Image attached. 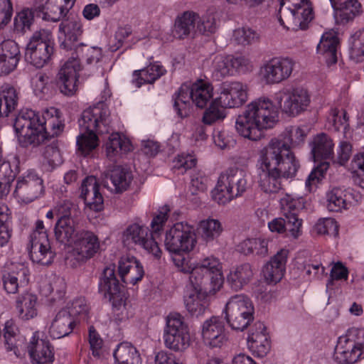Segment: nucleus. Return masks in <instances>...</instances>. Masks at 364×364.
<instances>
[{"mask_svg":"<svg viewBox=\"0 0 364 364\" xmlns=\"http://www.w3.org/2000/svg\"><path fill=\"white\" fill-rule=\"evenodd\" d=\"M295 65L296 62L291 57H274L265 61L260 67V80L268 85L279 84L291 76Z\"/></svg>","mask_w":364,"mask_h":364,"instance_id":"f3484780","label":"nucleus"},{"mask_svg":"<svg viewBox=\"0 0 364 364\" xmlns=\"http://www.w3.org/2000/svg\"><path fill=\"white\" fill-rule=\"evenodd\" d=\"M165 346L175 352H183L191 343L190 328L184 317L178 313H171L166 318L164 330Z\"/></svg>","mask_w":364,"mask_h":364,"instance_id":"9b49d317","label":"nucleus"},{"mask_svg":"<svg viewBox=\"0 0 364 364\" xmlns=\"http://www.w3.org/2000/svg\"><path fill=\"white\" fill-rule=\"evenodd\" d=\"M331 4L333 7L338 11V14L347 21L353 19L355 15L359 14L361 7L358 0H348L341 4L339 7H337L336 4H333V2Z\"/></svg>","mask_w":364,"mask_h":364,"instance_id":"4d7b16f0","label":"nucleus"},{"mask_svg":"<svg viewBox=\"0 0 364 364\" xmlns=\"http://www.w3.org/2000/svg\"><path fill=\"white\" fill-rule=\"evenodd\" d=\"M43 193V180L36 171L28 170L17 178L14 195L19 201L29 203Z\"/></svg>","mask_w":364,"mask_h":364,"instance_id":"a211bd4d","label":"nucleus"},{"mask_svg":"<svg viewBox=\"0 0 364 364\" xmlns=\"http://www.w3.org/2000/svg\"><path fill=\"white\" fill-rule=\"evenodd\" d=\"M307 128L299 126H289L278 137L272 139H278L285 144L287 149L294 156L291 151V148H296L304 144L307 136Z\"/></svg>","mask_w":364,"mask_h":364,"instance_id":"58836bf2","label":"nucleus"},{"mask_svg":"<svg viewBox=\"0 0 364 364\" xmlns=\"http://www.w3.org/2000/svg\"><path fill=\"white\" fill-rule=\"evenodd\" d=\"M216 97L227 108L240 107L247 100V86L237 81L224 82Z\"/></svg>","mask_w":364,"mask_h":364,"instance_id":"412c9836","label":"nucleus"},{"mask_svg":"<svg viewBox=\"0 0 364 364\" xmlns=\"http://www.w3.org/2000/svg\"><path fill=\"white\" fill-rule=\"evenodd\" d=\"M81 198L89 209L100 212L104 208V199L100 192V185L92 176L85 178L81 185Z\"/></svg>","mask_w":364,"mask_h":364,"instance_id":"c85d7f7f","label":"nucleus"},{"mask_svg":"<svg viewBox=\"0 0 364 364\" xmlns=\"http://www.w3.org/2000/svg\"><path fill=\"white\" fill-rule=\"evenodd\" d=\"M311 152L315 161L330 159L334 156V143L326 134L316 135L312 142Z\"/></svg>","mask_w":364,"mask_h":364,"instance_id":"a19ab883","label":"nucleus"},{"mask_svg":"<svg viewBox=\"0 0 364 364\" xmlns=\"http://www.w3.org/2000/svg\"><path fill=\"white\" fill-rule=\"evenodd\" d=\"M33 21V14L28 9L21 11L14 18V31L24 33L29 30Z\"/></svg>","mask_w":364,"mask_h":364,"instance_id":"0e129e2a","label":"nucleus"},{"mask_svg":"<svg viewBox=\"0 0 364 364\" xmlns=\"http://www.w3.org/2000/svg\"><path fill=\"white\" fill-rule=\"evenodd\" d=\"M204 287L191 285V289L187 291L184 296V304L188 313L198 317L204 314L209 306L206 291H203Z\"/></svg>","mask_w":364,"mask_h":364,"instance_id":"2f4dec72","label":"nucleus"},{"mask_svg":"<svg viewBox=\"0 0 364 364\" xmlns=\"http://www.w3.org/2000/svg\"><path fill=\"white\" fill-rule=\"evenodd\" d=\"M38 299L36 294L25 291L17 296L15 308L18 317L23 321L34 318L38 315Z\"/></svg>","mask_w":364,"mask_h":364,"instance_id":"f704fd0d","label":"nucleus"},{"mask_svg":"<svg viewBox=\"0 0 364 364\" xmlns=\"http://www.w3.org/2000/svg\"><path fill=\"white\" fill-rule=\"evenodd\" d=\"M350 58L355 63L364 60V29L360 32L358 39L353 43L350 50Z\"/></svg>","mask_w":364,"mask_h":364,"instance_id":"774afa93","label":"nucleus"},{"mask_svg":"<svg viewBox=\"0 0 364 364\" xmlns=\"http://www.w3.org/2000/svg\"><path fill=\"white\" fill-rule=\"evenodd\" d=\"M18 95L16 89L9 85L0 90V117H8L18 105Z\"/></svg>","mask_w":364,"mask_h":364,"instance_id":"c03bdc74","label":"nucleus"},{"mask_svg":"<svg viewBox=\"0 0 364 364\" xmlns=\"http://www.w3.org/2000/svg\"><path fill=\"white\" fill-rule=\"evenodd\" d=\"M201 336L205 345L210 348H220L226 340L225 324L219 316H211L201 326Z\"/></svg>","mask_w":364,"mask_h":364,"instance_id":"a878e982","label":"nucleus"},{"mask_svg":"<svg viewBox=\"0 0 364 364\" xmlns=\"http://www.w3.org/2000/svg\"><path fill=\"white\" fill-rule=\"evenodd\" d=\"M173 262L179 271L190 274L191 285L204 287V291L213 294L223 287L224 277L222 263L214 256L195 262L189 257L177 255L173 258Z\"/></svg>","mask_w":364,"mask_h":364,"instance_id":"20e7f679","label":"nucleus"},{"mask_svg":"<svg viewBox=\"0 0 364 364\" xmlns=\"http://www.w3.org/2000/svg\"><path fill=\"white\" fill-rule=\"evenodd\" d=\"M64 127L63 114L54 107L43 109L41 114L31 109H22L14 123L18 143L23 147L38 146L60 135Z\"/></svg>","mask_w":364,"mask_h":364,"instance_id":"f03ea898","label":"nucleus"},{"mask_svg":"<svg viewBox=\"0 0 364 364\" xmlns=\"http://www.w3.org/2000/svg\"><path fill=\"white\" fill-rule=\"evenodd\" d=\"M254 276V270L250 263H243L230 269L227 281L230 287L240 290L247 285Z\"/></svg>","mask_w":364,"mask_h":364,"instance_id":"4c0bfd02","label":"nucleus"},{"mask_svg":"<svg viewBox=\"0 0 364 364\" xmlns=\"http://www.w3.org/2000/svg\"><path fill=\"white\" fill-rule=\"evenodd\" d=\"M77 223L71 217V209L68 213L58 218L54 227L56 240L60 243L72 242L77 232Z\"/></svg>","mask_w":364,"mask_h":364,"instance_id":"e433bc0d","label":"nucleus"},{"mask_svg":"<svg viewBox=\"0 0 364 364\" xmlns=\"http://www.w3.org/2000/svg\"><path fill=\"white\" fill-rule=\"evenodd\" d=\"M299 168V161L284 142L271 139L261 150L257 162L259 186L266 193H278L282 189V178H294Z\"/></svg>","mask_w":364,"mask_h":364,"instance_id":"f257e3e1","label":"nucleus"},{"mask_svg":"<svg viewBox=\"0 0 364 364\" xmlns=\"http://www.w3.org/2000/svg\"><path fill=\"white\" fill-rule=\"evenodd\" d=\"M326 207L329 211L340 212L348 208V193L341 188H333L326 195Z\"/></svg>","mask_w":364,"mask_h":364,"instance_id":"a18cd8bd","label":"nucleus"},{"mask_svg":"<svg viewBox=\"0 0 364 364\" xmlns=\"http://www.w3.org/2000/svg\"><path fill=\"white\" fill-rule=\"evenodd\" d=\"M68 310L70 316L75 317L80 316L83 319L87 318L89 313V305L84 297H77L73 299L70 303L68 304L65 308Z\"/></svg>","mask_w":364,"mask_h":364,"instance_id":"bf43d9fd","label":"nucleus"},{"mask_svg":"<svg viewBox=\"0 0 364 364\" xmlns=\"http://www.w3.org/2000/svg\"><path fill=\"white\" fill-rule=\"evenodd\" d=\"M197 243L193 225L187 222H178L166 230L164 240L166 249L173 254L172 259L181 252L188 253L193 250Z\"/></svg>","mask_w":364,"mask_h":364,"instance_id":"ddd939ff","label":"nucleus"},{"mask_svg":"<svg viewBox=\"0 0 364 364\" xmlns=\"http://www.w3.org/2000/svg\"><path fill=\"white\" fill-rule=\"evenodd\" d=\"M76 322L66 309H61L55 315L49 328V335L54 339H58L70 335Z\"/></svg>","mask_w":364,"mask_h":364,"instance_id":"72a5a7b5","label":"nucleus"},{"mask_svg":"<svg viewBox=\"0 0 364 364\" xmlns=\"http://www.w3.org/2000/svg\"><path fill=\"white\" fill-rule=\"evenodd\" d=\"M81 70L79 60L72 54V56L61 65L57 75V82L61 92L66 95H73L76 92Z\"/></svg>","mask_w":364,"mask_h":364,"instance_id":"aec40b11","label":"nucleus"},{"mask_svg":"<svg viewBox=\"0 0 364 364\" xmlns=\"http://www.w3.org/2000/svg\"><path fill=\"white\" fill-rule=\"evenodd\" d=\"M82 33V24L77 17H68L59 25L58 40L61 48L72 50Z\"/></svg>","mask_w":364,"mask_h":364,"instance_id":"7c9ffc66","label":"nucleus"},{"mask_svg":"<svg viewBox=\"0 0 364 364\" xmlns=\"http://www.w3.org/2000/svg\"><path fill=\"white\" fill-rule=\"evenodd\" d=\"M123 244L128 247L139 246L154 259H159L162 255L157 242L149 228L139 223L129 224L122 235Z\"/></svg>","mask_w":364,"mask_h":364,"instance_id":"2eb2a0df","label":"nucleus"},{"mask_svg":"<svg viewBox=\"0 0 364 364\" xmlns=\"http://www.w3.org/2000/svg\"><path fill=\"white\" fill-rule=\"evenodd\" d=\"M276 100L284 114L296 117L307 110L311 104V95L302 87H286L276 93Z\"/></svg>","mask_w":364,"mask_h":364,"instance_id":"dca6fc26","label":"nucleus"},{"mask_svg":"<svg viewBox=\"0 0 364 364\" xmlns=\"http://www.w3.org/2000/svg\"><path fill=\"white\" fill-rule=\"evenodd\" d=\"M31 87L36 96L42 98L50 90V79L43 73H38L31 79Z\"/></svg>","mask_w":364,"mask_h":364,"instance_id":"13d9d810","label":"nucleus"},{"mask_svg":"<svg viewBox=\"0 0 364 364\" xmlns=\"http://www.w3.org/2000/svg\"><path fill=\"white\" fill-rule=\"evenodd\" d=\"M71 243V254L78 262H85L93 257L100 247L98 237L93 232L86 230H79Z\"/></svg>","mask_w":364,"mask_h":364,"instance_id":"6ab92c4d","label":"nucleus"},{"mask_svg":"<svg viewBox=\"0 0 364 364\" xmlns=\"http://www.w3.org/2000/svg\"><path fill=\"white\" fill-rule=\"evenodd\" d=\"M213 74L217 80L232 75L230 55H218L214 58L213 61Z\"/></svg>","mask_w":364,"mask_h":364,"instance_id":"6e6d98bb","label":"nucleus"},{"mask_svg":"<svg viewBox=\"0 0 364 364\" xmlns=\"http://www.w3.org/2000/svg\"><path fill=\"white\" fill-rule=\"evenodd\" d=\"M278 109L268 97H262L250 102L236 119L238 134L251 141H258L265 130L273 128L278 122Z\"/></svg>","mask_w":364,"mask_h":364,"instance_id":"7ed1b4c3","label":"nucleus"},{"mask_svg":"<svg viewBox=\"0 0 364 364\" xmlns=\"http://www.w3.org/2000/svg\"><path fill=\"white\" fill-rule=\"evenodd\" d=\"M196 165V159L194 156L188 154H178L173 160L172 169L178 174H183L187 170L192 168Z\"/></svg>","mask_w":364,"mask_h":364,"instance_id":"052dcab7","label":"nucleus"},{"mask_svg":"<svg viewBox=\"0 0 364 364\" xmlns=\"http://www.w3.org/2000/svg\"><path fill=\"white\" fill-rule=\"evenodd\" d=\"M109 112L100 103L85 109L78 120L80 134L76 144L78 151L83 156L90 154L98 146V134L109 132Z\"/></svg>","mask_w":364,"mask_h":364,"instance_id":"39448f33","label":"nucleus"},{"mask_svg":"<svg viewBox=\"0 0 364 364\" xmlns=\"http://www.w3.org/2000/svg\"><path fill=\"white\" fill-rule=\"evenodd\" d=\"M279 203L282 215L289 220V225L294 227L291 230L293 234L301 235L302 220L298 218V214L304 207V199L286 194L280 199Z\"/></svg>","mask_w":364,"mask_h":364,"instance_id":"393cba45","label":"nucleus"},{"mask_svg":"<svg viewBox=\"0 0 364 364\" xmlns=\"http://www.w3.org/2000/svg\"><path fill=\"white\" fill-rule=\"evenodd\" d=\"M291 14L296 30H306L314 18L313 9L311 3H306L304 7L299 8Z\"/></svg>","mask_w":364,"mask_h":364,"instance_id":"3c124183","label":"nucleus"},{"mask_svg":"<svg viewBox=\"0 0 364 364\" xmlns=\"http://www.w3.org/2000/svg\"><path fill=\"white\" fill-rule=\"evenodd\" d=\"M289 250L282 249L263 266L262 274L265 281L276 284L281 281L286 271Z\"/></svg>","mask_w":364,"mask_h":364,"instance_id":"bb28decb","label":"nucleus"},{"mask_svg":"<svg viewBox=\"0 0 364 364\" xmlns=\"http://www.w3.org/2000/svg\"><path fill=\"white\" fill-rule=\"evenodd\" d=\"M13 234L11 212L8 206L0 203V247L6 246Z\"/></svg>","mask_w":364,"mask_h":364,"instance_id":"09e8293b","label":"nucleus"},{"mask_svg":"<svg viewBox=\"0 0 364 364\" xmlns=\"http://www.w3.org/2000/svg\"><path fill=\"white\" fill-rule=\"evenodd\" d=\"M247 181L244 171L231 167L219 176L213 198L218 203L225 205L240 196L247 189Z\"/></svg>","mask_w":364,"mask_h":364,"instance_id":"6e6552de","label":"nucleus"},{"mask_svg":"<svg viewBox=\"0 0 364 364\" xmlns=\"http://www.w3.org/2000/svg\"><path fill=\"white\" fill-rule=\"evenodd\" d=\"M117 273L124 284L134 286L141 281L145 272L141 262L136 257L127 255L119 258Z\"/></svg>","mask_w":364,"mask_h":364,"instance_id":"4be33fe9","label":"nucleus"},{"mask_svg":"<svg viewBox=\"0 0 364 364\" xmlns=\"http://www.w3.org/2000/svg\"><path fill=\"white\" fill-rule=\"evenodd\" d=\"M110 181L117 193L125 191L130 186L133 176L130 170L122 166H116L109 173Z\"/></svg>","mask_w":364,"mask_h":364,"instance_id":"49530a36","label":"nucleus"},{"mask_svg":"<svg viewBox=\"0 0 364 364\" xmlns=\"http://www.w3.org/2000/svg\"><path fill=\"white\" fill-rule=\"evenodd\" d=\"M213 95V86L202 80L193 83L191 87L182 85L174 98V109L179 117H186L191 112V102L196 107L203 108Z\"/></svg>","mask_w":364,"mask_h":364,"instance_id":"423d86ee","label":"nucleus"},{"mask_svg":"<svg viewBox=\"0 0 364 364\" xmlns=\"http://www.w3.org/2000/svg\"><path fill=\"white\" fill-rule=\"evenodd\" d=\"M27 350L32 364H53L54 349L50 342L39 338V332L35 331L27 346Z\"/></svg>","mask_w":364,"mask_h":364,"instance_id":"5701e85b","label":"nucleus"},{"mask_svg":"<svg viewBox=\"0 0 364 364\" xmlns=\"http://www.w3.org/2000/svg\"><path fill=\"white\" fill-rule=\"evenodd\" d=\"M364 328L352 327L338 338L333 358L338 364H353L363 354Z\"/></svg>","mask_w":364,"mask_h":364,"instance_id":"f8f14e48","label":"nucleus"},{"mask_svg":"<svg viewBox=\"0 0 364 364\" xmlns=\"http://www.w3.org/2000/svg\"><path fill=\"white\" fill-rule=\"evenodd\" d=\"M16 176L11 164H4L0 168V199L7 196Z\"/></svg>","mask_w":364,"mask_h":364,"instance_id":"5fc2aeb1","label":"nucleus"},{"mask_svg":"<svg viewBox=\"0 0 364 364\" xmlns=\"http://www.w3.org/2000/svg\"><path fill=\"white\" fill-rule=\"evenodd\" d=\"M223 313L232 329L242 331L253 321L255 307L247 296L235 294L228 300Z\"/></svg>","mask_w":364,"mask_h":364,"instance_id":"9d476101","label":"nucleus"},{"mask_svg":"<svg viewBox=\"0 0 364 364\" xmlns=\"http://www.w3.org/2000/svg\"><path fill=\"white\" fill-rule=\"evenodd\" d=\"M11 275L16 278L20 285L26 287L30 280V269L25 263L11 262L7 264L5 269Z\"/></svg>","mask_w":364,"mask_h":364,"instance_id":"864d4df0","label":"nucleus"},{"mask_svg":"<svg viewBox=\"0 0 364 364\" xmlns=\"http://www.w3.org/2000/svg\"><path fill=\"white\" fill-rule=\"evenodd\" d=\"M166 73V69L161 62L154 61L143 69L134 70L131 83L136 88H139L145 84H153Z\"/></svg>","mask_w":364,"mask_h":364,"instance_id":"473e14b6","label":"nucleus"},{"mask_svg":"<svg viewBox=\"0 0 364 364\" xmlns=\"http://www.w3.org/2000/svg\"><path fill=\"white\" fill-rule=\"evenodd\" d=\"M99 291L107 298L112 304V306L122 321L132 317L134 309L129 302L127 301V296L123 287L119 284L115 274L114 267H107L104 269L103 275L99 282Z\"/></svg>","mask_w":364,"mask_h":364,"instance_id":"0eeeda50","label":"nucleus"},{"mask_svg":"<svg viewBox=\"0 0 364 364\" xmlns=\"http://www.w3.org/2000/svg\"><path fill=\"white\" fill-rule=\"evenodd\" d=\"M268 244L269 240L264 237H248L238 243L237 250L245 255L264 257L268 255Z\"/></svg>","mask_w":364,"mask_h":364,"instance_id":"ea45409f","label":"nucleus"},{"mask_svg":"<svg viewBox=\"0 0 364 364\" xmlns=\"http://www.w3.org/2000/svg\"><path fill=\"white\" fill-rule=\"evenodd\" d=\"M132 149L130 140L117 132L112 133L106 143L107 156L110 159L129 152Z\"/></svg>","mask_w":364,"mask_h":364,"instance_id":"79ce46f5","label":"nucleus"},{"mask_svg":"<svg viewBox=\"0 0 364 364\" xmlns=\"http://www.w3.org/2000/svg\"><path fill=\"white\" fill-rule=\"evenodd\" d=\"M199 229L201 231L202 237L206 242L213 241L223 232L220 222L211 218L201 220L199 223Z\"/></svg>","mask_w":364,"mask_h":364,"instance_id":"603ef678","label":"nucleus"},{"mask_svg":"<svg viewBox=\"0 0 364 364\" xmlns=\"http://www.w3.org/2000/svg\"><path fill=\"white\" fill-rule=\"evenodd\" d=\"M199 19V16L193 12H184L179 17L175 23L174 33L175 36L178 38H183L188 36L191 31L195 30L196 22Z\"/></svg>","mask_w":364,"mask_h":364,"instance_id":"8fccbe9b","label":"nucleus"},{"mask_svg":"<svg viewBox=\"0 0 364 364\" xmlns=\"http://www.w3.org/2000/svg\"><path fill=\"white\" fill-rule=\"evenodd\" d=\"M18 45L13 40H5L0 43V75L14 71L20 60Z\"/></svg>","mask_w":364,"mask_h":364,"instance_id":"c756f323","label":"nucleus"},{"mask_svg":"<svg viewBox=\"0 0 364 364\" xmlns=\"http://www.w3.org/2000/svg\"><path fill=\"white\" fill-rule=\"evenodd\" d=\"M329 166V162L321 161L311 171L305 183L306 187L309 191L311 190V186L316 185L324 178Z\"/></svg>","mask_w":364,"mask_h":364,"instance_id":"69168bd1","label":"nucleus"},{"mask_svg":"<svg viewBox=\"0 0 364 364\" xmlns=\"http://www.w3.org/2000/svg\"><path fill=\"white\" fill-rule=\"evenodd\" d=\"M27 249L30 258L34 263L48 265L53 262L55 254L51 250L48 235L43 220H38L36 222L35 228L28 237Z\"/></svg>","mask_w":364,"mask_h":364,"instance_id":"4468645a","label":"nucleus"},{"mask_svg":"<svg viewBox=\"0 0 364 364\" xmlns=\"http://www.w3.org/2000/svg\"><path fill=\"white\" fill-rule=\"evenodd\" d=\"M338 224L331 218H322L318 220L315 225V230L319 235H327L336 237L338 235Z\"/></svg>","mask_w":364,"mask_h":364,"instance_id":"e2e57ef3","label":"nucleus"},{"mask_svg":"<svg viewBox=\"0 0 364 364\" xmlns=\"http://www.w3.org/2000/svg\"><path fill=\"white\" fill-rule=\"evenodd\" d=\"M115 364H141L136 348L128 342L119 343L113 353Z\"/></svg>","mask_w":364,"mask_h":364,"instance_id":"37998d69","label":"nucleus"},{"mask_svg":"<svg viewBox=\"0 0 364 364\" xmlns=\"http://www.w3.org/2000/svg\"><path fill=\"white\" fill-rule=\"evenodd\" d=\"M247 346L252 353L264 357L270 350V341L264 324L260 321L254 324L247 337Z\"/></svg>","mask_w":364,"mask_h":364,"instance_id":"cd10ccee","label":"nucleus"},{"mask_svg":"<svg viewBox=\"0 0 364 364\" xmlns=\"http://www.w3.org/2000/svg\"><path fill=\"white\" fill-rule=\"evenodd\" d=\"M259 34L250 28H240L234 31V38L238 44L243 46L253 43L258 41Z\"/></svg>","mask_w":364,"mask_h":364,"instance_id":"338daca9","label":"nucleus"},{"mask_svg":"<svg viewBox=\"0 0 364 364\" xmlns=\"http://www.w3.org/2000/svg\"><path fill=\"white\" fill-rule=\"evenodd\" d=\"M227 109L217 97L213 99L203 112L202 122L205 124L211 125L223 121L227 117Z\"/></svg>","mask_w":364,"mask_h":364,"instance_id":"de8ad7c7","label":"nucleus"},{"mask_svg":"<svg viewBox=\"0 0 364 364\" xmlns=\"http://www.w3.org/2000/svg\"><path fill=\"white\" fill-rule=\"evenodd\" d=\"M74 57L85 63L92 74L104 75L105 60L101 48L80 44L75 47Z\"/></svg>","mask_w":364,"mask_h":364,"instance_id":"b1692460","label":"nucleus"},{"mask_svg":"<svg viewBox=\"0 0 364 364\" xmlns=\"http://www.w3.org/2000/svg\"><path fill=\"white\" fill-rule=\"evenodd\" d=\"M54 38L48 29L35 31L26 45L25 58L37 68L48 65L54 55Z\"/></svg>","mask_w":364,"mask_h":364,"instance_id":"1a4fd4ad","label":"nucleus"},{"mask_svg":"<svg viewBox=\"0 0 364 364\" xmlns=\"http://www.w3.org/2000/svg\"><path fill=\"white\" fill-rule=\"evenodd\" d=\"M338 45V35L335 31H328L321 36L320 42L317 46V52L324 56L328 65L336 63Z\"/></svg>","mask_w":364,"mask_h":364,"instance_id":"c9c22d12","label":"nucleus"},{"mask_svg":"<svg viewBox=\"0 0 364 364\" xmlns=\"http://www.w3.org/2000/svg\"><path fill=\"white\" fill-rule=\"evenodd\" d=\"M4 336L5 338V346L8 351H13L14 354L17 357H21V352L15 343V336L16 328L12 320H9L5 323L4 328Z\"/></svg>","mask_w":364,"mask_h":364,"instance_id":"680f3d73","label":"nucleus"}]
</instances>
